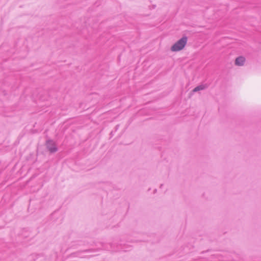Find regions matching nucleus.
<instances>
[{"label": "nucleus", "mask_w": 261, "mask_h": 261, "mask_svg": "<svg viewBox=\"0 0 261 261\" xmlns=\"http://www.w3.org/2000/svg\"><path fill=\"white\" fill-rule=\"evenodd\" d=\"M46 145L47 148L50 151V152L54 153L57 151L58 148L57 145L55 142L52 140H48L46 141Z\"/></svg>", "instance_id": "7ed1b4c3"}, {"label": "nucleus", "mask_w": 261, "mask_h": 261, "mask_svg": "<svg viewBox=\"0 0 261 261\" xmlns=\"http://www.w3.org/2000/svg\"><path fill=\"white\" fill-rule=\"evenodd\" d=\"M163 185H161L160 187L162 188L163 187Z\"/></svg>", "instance_id": "1a4fd4ad"}, {"label": "nucleus", "mask_w": 261, "mask_h": 261, "mask_svg": "<svg viewBox=\"0 0 261 261\" xmlns=\"http://www.w3.org/2000/svg\"><path fill=\"white\" fill-rule=\"evenodd\" d=\"M245 61L244 57L240 56L236 58L235 60V64L238 66H242Z\"/></svg>", "instance_id": "39448f33"}, {"label": "nucleus", "mask_w": 261, "mask_h": 261, "mask_svg": "<svg viewBox=\"0 0 261 261\" xmlns=\"http://www.w3.org/2000/svg\"><path fill=\"white\" fill-rule=\"evenodd\" d=\"M90 251V250H85L82 252H77L76 253H72L70 255V256L72 257V256H75L81 258L86 257V256H90V255H87L85 254L89 253Z\"/></svg>", "instance_id": "20e7f679"}, {"label": "nucleus", "mask_w": 261, "mask_h": 261, "mask_svg": "<svg viewBox=\"0 0 261 261\" xmlns=\"http://www.w3.org/2000/svg\"><path fill=\"white\" fill-rule=\"evenodd\" d=\"M209 252L208 251H206L205 252V253H207V252Z\"/></svg>", "instance_id": "9d476101"}, {"label": "nucleus", "mask_w": 261, "mask_h": 261, "mask_svg": "<svg viewBox=\"0 0 261 261\" xmlns=\"http://www.w3.org/2000/svg\"><path fill=\"white\" fill-rule=\"evenodd\" d=\"M187 42V37H183L172 46L171 50L172 51H179L184 48Z\"/></svg>", "instance_id": "f03ea898"}, {"label": "nucleus", "mask_w": 261, "mask_h": 261, "mask_svg": "<svg viewBox=\"0 0 261 261\" xmlns=\"http://www.w3.org/2000/svg\"><path fill=\"white\" fill-rule=\"evenodd\" d=\"M82 242L81 241H76L71 243L70 245V248H76L78 245H81Z\"/></svg>", "instance_id": "6e6552de"}, {"label": "nucleus", "mask_w": 261, "mask_h": 261, "mask_svg": "<svg viewBox=\"0 0 261 261\" xmlns=\"http://www.w3.org/2000/svg\"><path fill=\"white\" fill-rule=\"evenodd\" d=\"M118 239H114L111 242L105 243L103 242H97L95 246L97 249H102L109 251H118L122 250L125 251L124 248L121 247V244L119 243Z\"/></svg>", "instance_id": "f257e3e1"}, {"label": "nucleus", "mask_w": 261, "mask_h": 261, "mask_svg": "<svg viewBox=\"0 0 261 261\" xmlns=\"http://www.w3.org/2000/svg\"><path fill=\"white\" fill-rule=\"evenodd\" d=\"M207 88V85L206 84H201V85H200L196 87L192 91L193 92H198V91H201V90H204V89H205Z\"/></svg>", "instance_id": "423d86ee"}, {"label": "nucleus", "mask_w": 261, "mask_h": 261, "mask_svg": "<svg viewBox=\"0 0 261 261\" xmlns=\"http://www.w3.org/2000/svg\"><path fill=\"white\" fill-rule=\"evenodd\" d=\"M32 259L35 261L37 259L42 260L44 259V256L42 254L34 253L31 255Z\"/></svg>", "instance_id": "0eeeda50"}]
</instances>
